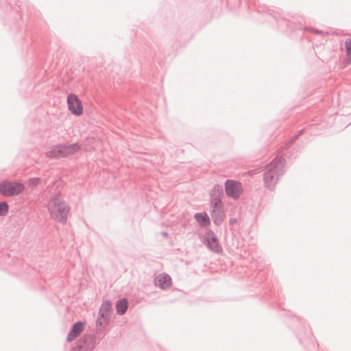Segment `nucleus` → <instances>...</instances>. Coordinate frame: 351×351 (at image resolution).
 <instances>
[{
    "label": "nucleus",
    "mask_w": 351,
    "mask_h": 351,
    "mask_svg": "<svg viewBox=\"0 0 351 351\" xmlns=\"http://www.w3.org/2000/svg\"><path fill=\"white\" fill-rule=\"evenodd\" d=\"M286 160L282 156H277L265 167V186L273 191L280 178L284 174Z\"/></svg>",
    "instance_id": "1"
},
{
    "label": "nucleus",
    "mask_w": 351,
    "mask_h": 351,
    "mask_svg": "<svg viewBox=\"0 0 351 351\" xmlns=\"http://www.w3.org/2000/svg\"><path fill=\"white\" fill-rule=\"evenodd\" d=\"M48 209L51 217L55 221L62 224L66 223L70 206L59 195H56L50 198Z\"/></svg>",
    "instance_id": "2"
},
{
    "label": "nucleus",
    "mask_w": 351,
    "mask_h": 351,
    "mask_svg": "<svg viewBox=\"0 0 351 351\" xmlns=\"http://www.w3.org/2000/svg\"><path fill=\"white\" fill-rule=\"evenodd\" d=\"M80 149L78 143L58 144L53 145L46 152V156L51 159L66 158L75 154Z\"/></svg>",
    "instance_id": "3"
},
{
    "label": "nucleus",
    "mask_w": 351,
    "mask_h": 351,
    "mask_svg": "<svg viewBox=\"0 0 351 351\" xmlns=\"http://www.w3.org/2000/svg\"><path fill=\"white\" fill-rule=\"evenodd\" d=\"M25 190V185L16 181L4 180L0 182V194L4 197H14Z\"/></svg>",
    "instance_id": "4"
},
{
    "label": "nucleus",
    "mask_w": 351,
    "mask_h": 351,
    "mask_svg": "<svg viewBox=\"0 0 351 351\" xmlns=\"http://www.w3.org/2000/svg\"><path fill=\"white\" fill-rule=\"evenodd\" d=\"M97 344V339L95 335H84L76 342V345L72 348L71 351H90Z\"/></svg>",
    "instance_id": "5"
},
{
    "label": "nucleus",
    "mask_w": 351,
    "mask_h": 351,
    "mask_svg": "<svg viewBox=\"0 0 351 351\" xmlns=\"http://www.w3.org/2000/svg\"><path fill=\"white\" fill-rule=\"evenodd\" d=\"M203 243L210 251L220 254L222 252V248L220 246L218 238L213 230H208L203 237Z\"/></svg>",
    "instance_id": "6"
},
{
    "label": "nucleus",
    "mask_w": 351,
    "mask_h": 351,
    "mask_svg": "<svg viewBox=\"0 0 351 351\" xmlns=\"http://www.w3.org/2000/svg\"><path fill=\"white\" fill-rule=\"evenodd\" d=\"M224 186L226 195L234 199H237L242 193L243 189L241 184L237 181L227 180L225 182Z\"/></svg>",
    "instance_id": "7"
},
{
    "label": "nucleus",
    "mask_w": 351,
    "mask_h": 351,
    "mask_svg": "<svg viewBox=\"0 0 351 351\" xmlns=\"http://www.w3.org/2000/svg\"><path fill=\"white\" fill-rule=\"evenodd\" d=\"M67 105L69 110L71 113L76 116H80L83 113V106L81 101L77 97L73 94L70 93L67 96Z\"/></svg>",
    "instance_id": "8"
},
{
    "label": "nucleus",
    "mask_w": 351,
    "mask_h": 351,
    "mask_svg": "<svg viewBox=\"0 0 351 351\" xmlns=\"http://www.w3.org/2000/svg\"><path fill=\"white\" fill-rule=\"evenodd\" d=\"M154 285L162 290H167L171 286L172 279L169 274L162 273L155 278Z\"/></svg>",
    "instance_id": "9"
},
{
    "label": "nucleus",
    "mask_w": 351,
    "mask_h": 351,
    "mask_svg": "<svg viewBox=\"0 0 351 351\" xmlns=\"http://www.w3.org/2000/svg\"><path fill=\"white\" fill-rule=\"evenodd\" d=\"M84 326L85 322L82 321L74 323L68 333L66 341L70 342L75 339L83 331Z\"/></svg>",
    "instance_id": "10"
},
{
    "label": "nucleus",
    "mask_w": 351,
    "mask_h": 351,
    "mask_svg": "<svg viewBox=\"0 0 351 351\" xmlns=\"http://www.w3.org/2000/svg\"><path fill=\"white\" fill-rule=\"evenodd\" d=\"M210 216L216 226L221 225L226 216L224 207L211 208Z\"/></svg>",
    "instance_id": "11"
},
{
    "label": "nucleus",
    "mask_w": 351,
    "mask_h": 351,
    "mask_svg": "<svg viewBox=\"0 0 351 351\" xmlns=\"http://www.w3.org/2000/svg\"><path fill=\"white\" fill-rule=\"evenodd\" d=\"M194 218L201 227H206L210 223V218L207 213L205 212L195 213Z\"/></svg>",
    "instance_id": "12"
},
{
    "label": "nucleus",
    "mask_w": 351,
    "mask_h": 351,
    "mask_svg": "<svg viewBox=\"0 0 351 351\" xmlns=\"http://www.w3.org/2000/svg\"><path fill=\"white\" fill-rule=\"evenodd\" d=\"M117 313L119 315H124L128 308V301L126 298H123L117 300L115 304Z\"/></svg>",
    "instance_id": "13"
},
{
    "label": "nucleus",
    "mask_w": 351,
    "mask_h": 351,
    "mask_svg": "<svg viewBox=\"0 0 351 351\" xmlns=\"http://www.w3.org/2000/svg\"><path fill=\"white\" fill-rule=\"evenodd\" d=\"M112 311V303L110 301H104L99 311V314L101 317H109L110 313Z\"/></svg>",
    "instance_id": "14"
},
{
    "label": "nucleus",
    "mask_w": 351,
    "mask_h": 351,
    "mask_svg": "<svg viewBox=\"0 0 351 351\" xmlns=\"http://www.w3.org/2000/svg\"><path fill=\"white\" fill-rule=\"evenodd\" d=\"M223 195V189L220 184H215L211 192L210 193V197L222 198Z\"/></svg>",
    "instance_id": "15"
},
{
    "label": "nucleus",
    "mask_w": 351,
    "mask_h": 351,
    "mask_svg": "<svg viewBox=\"0 0 351 351\" xmlns=\"http://www.w3.org/2000/svg\"><path fill=\"white\" fill-rule=\"evenodd\" d=\"M109 319V317H101V316H99V314L98 313V317L96 321L97 330H99L101 328L106 327L108 324Z\"/></svg>",
    "instance_id": "16"
},
{
    "label": "nucleus",
    "mask_w": 351,
    "mask_h": 351,
    "mask_svg": "<svg viewBox=\"0 0 351 351\" xmlns=\"http://www.w3.org/2000/svg\"><path fill=\"white\" fill-rule=\"evenodd\" d=\"M211 208L224 207L222 203V198L210 197Z\"/></svg>",
    "instance_id": "17"
},
{
    "label": "nucleus",
    "mask_w": 351,
    "mask_h": 351,
    "mask_svg": "<svg viewBox=\"0 0 351 351\" xmlns=\"http://www.w3.org/2000/svg\"><path fill=\"white\" fill-rule=\"evenodd\" d=\"M9 211V206L6 202H0V217L5 216Z\"/></svg>",
    "instance_id": "18"
},
{
    "label": "nucleus",
    "mask_w": 351,
    "mask_h": 351,
    "mask_svg": "<svg viewBox=\"0 0 351 351\" xmlns=\"http://www.w3.org/2000/svg\"><path fill=\"white\" fill-rule=\"evenodd\" d=\"M40 182V178H32L29 180L28 181V184L30 186L33 187V186H36L39 182Z\"/></svg>",
    "instance_id": "19"
},
{
    "label": "nucleus",
    "mask_w": 351,
    "mask_h": 351,
    "mask_svg": "<svg viewBox=\"0 0 351 351\" xmlns=\"http://www.w3.org/2000/svg\"><path fill=\"white\" fill-rule=\"evenodd\" d=\"M343 62L346 65L351 64V52L346 51V57L343 59Z\"/></svg>",
    "instance_id": "20"
},
{
    "label": "nucleus",
    "mask_w": 351,
    "mask_h": 351,
    "mask_svg": "<svg viewBox=\"0 0 351 351\" xmlns=\"http://www.w3.org/2000/svg\"><path fill=\"white\" fill-rule=\"evenodd\" d=\"M298 138V137L294 134L291 136V139L289 140V141L285 145V148L287 149L289 148V147H291V145Z\"/></svg>",
    "instance_id": "21"
},
{
    "label": "nucleus",
    "mask_w": 351,
    "mask_h": 351,
    "mask_svg": "<svg viewBox=\"0 0 351 351\" xmlns=\"http://www.w3.org/2000/svg\"><path fill=\"white\" fill-rule=\"evenodd\" d=\"M346 51L349 53L351 52V38H348L345 42Z\"/></svg>",
    "instance_id": "22"
},
{
    "label": "nucleus",
    "mask_w": 351,
    "mask_h": 351,
    "mask_svg": "<svg viewBox=\"0 0 351 351\" xmlns=\"http://www.w3.org/2000/svg\"><path fill=\"white\" fill-rule=\"evenodd\" d=\"M235 223H237V219L235 218H231L229 221L230 225L234 224Z\"/></svg>",
    "instance_id": "23"
},
{
    "label": "nucleus",
    "mask_w": 351,
    "mask_h": 351,
    "mask_svg": "<svg viewBox=\"0 0 351 351\" xmlns=\"http://www.w3.org/2000/svg\"><path fill=\"white\" fill-rule=\"evenodd\" d=\"M304 132V129L299 130L295 135L299 138Z\"/></svg>",
    "instance_id": "24"
},
{
    "label": "nucleus",
    "mask_w": 351,
    "mask_h": 351,
    "mask_svg": "<svg viewBox=\"0 0 351 351\" xmlns=\"http://www.w3.org/2000/svg\"><path fill=\"white\" fill-rule=\"evenodd\" d=\"M314 32L317 34H320L322 33V31L318 29H314Z\"/></svg>",
    "instance_id": "25"
},
{
    "label": "nucleus",
    "mask_w": 351,
    "mask_h": 351,
    "mask_svg": "<svg viewBox=\"0 0 351 351\" xmlns=\"http://www.w3.org/2000/svg\"><path fill=\"white\" fill-rule=\"evenodd\" d=\"M161 234L164 237H167L168 235V233L167 232H162Z\"/></svg>",
    "instance_id": "26"
}]
</instances>
